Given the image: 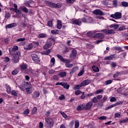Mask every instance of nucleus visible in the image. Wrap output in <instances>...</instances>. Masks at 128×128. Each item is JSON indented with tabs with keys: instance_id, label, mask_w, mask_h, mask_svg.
<instances>
[{
	"instance_id": "43",
	"label": "nucleus",
	"mask_w": 128,
	"mask_h": 128,
	"mask_svg": "<svg viewBox=\"0 0 128 128\" xmlns=\"http://www.w3.org/2000/svg\"><path fill=\"white\" fill-rule=\"evenodd\" d=\"M122 116V112H118L114 114V118H120Z\"/></svg>"
},
{
	"instance_id": "53",
	"label": "nucleus",
	"mask_w": 128,
	"mask_h": 128,
	"mask_svg": "<svg viewBox=\"0 0 128 128\" xmlns=\"http://www.w3.org/2000/svg\"><path fill=\"white\" fill-rule=\"evenodd\" d=\"M81 20L82 22H84V24H86L87 20H86V16L84 17L81 19Z\"/></svg>"
},
{
	"instance_id": "55",
	"label": "nucleus",
	"mask_w": 128,
	"mask_h": 128,
	"mask_svg": "<svg viewBox=\"0 0 128 128\" xmlns=\"http://www.w3.org/2000/svg\"><path fill=\"white\" fill-rule=\"evenodd\" d=\"M38 110V108H36V107H34L32 110V114H34Z\"/></svg>"
},
{
	"instance_id": "7",
	"label": "nucleus",
	"mask_w": 128,
	"mask_h": 128,
	"mask_svg": "<svg viewBox=\"0 0 128 128\" xmlns=\"http://www.w3.org/2000/svg\"><path fill=\"white\" fill-rule=\"evenodd\" d=\"M20 54H14L13 56V58H12V62L14 64H16L18 62V58Z\"/></svg>"
},
{
	"instance_id": "25",
	"label": "nucleus",
	"mask_w": 128,
	"mask_h": 128,
	"mask_svg": "<svg viewBox=\"0 0 128 128\" xmlns=\"http://www.w3.org/2000/svg\"><path fill=\"white\" fill-rule=\"evenodd\" d=\"M84 108L85 109V106H84V104H80L76 108V110H84Z\"/></svg>"
},
{
	"instance_id": "31",
	"label": "nucleus",
	"mask_w": 128,
	"mask_h": 128,
	"mask_svg": "<svg viewBox=\"0 0 128 128\" xmlns=\"http://www.w3.org/2000/svg\"><path fill=\"white\" fill-rule=\"evenodd\" d=\"M50 46H52V44L50 43H46L44 46V50H48V48H50Z\"/></svg>"
},
{
	"instance_id": "5",
	"label": "nucleus",
	"mask_w": 128,
	"mask_h": 128,
	"mask_svg": "<svg viewBox=\"0 0 128 128\" xmlns=\"http://www.w3.org/2000/svg\"><path fill=\"white\" fill-rule=\"evenodd\" d=\"M45 2L46 4L50 8H60L62 6L60 4H56L52 2H50L48 1H45Z\"/></svg>"
},
{
	"instance_id": "38",
	"label": "nucleus",
	"mask_w": 128,
	"mask_h": 128,
	"mask_svg": "<svg viewBox=\"0 0 128 128\" xmlns=\"http://www.w3.org/2000/svg\"><path fill=\"white\" fill-rule=\"evenodd\" d=\"M92 68L94 72H100V68H98V67H97L96 66H94L92 67Z\"/></svg>"
},
{
	"instance_id": "1",
	"label": "nucleus",
	"mask_w": 128,
	"mask_h": 128,
	"mask_svg": "<svg viewBox=\"0 0 128 128\" xmlns=\"http://www.w3.org/2000/svg\"><path fill=\"white\" fill-rule=\"evenodd\" d=\"M56 56L59 58V60H61V62L66 63L65 66L66 68H72V66H74V64H70V60L64 58L62 56L58 54L56 55Z\"/></svg>"
},
{
	"instance_id": "56",
	"label": "nucleus",
	"mask_w": 128,
	"mask_h": 128,
	"mask_svg": "<svg viewBox=\"0 0 128 128\" xmlns=\"http://www.w3.org/2000/svg\"><path fill=\"white\" fill-rule=\"evenodd\" d=\"M126 122H127L126 118L121 120H120V124H124Z\"/></svg>"
},
{
	"instance_id": "57",
	"label": "nucleus",
	"mask_w": 128,
	"mask_h": 128,
	"mask_svg": "<svg viewBox=\"0 0 128 128\" xmlns=\"http://www.w3.org/2000/svg\"><path fill=\"white\" fill-rule=\"evenodd\" d=\"M124 30H126V27L124 26H122L118 28V30L120 31Z\"/></svg>"
},
{
	"instance_id": "51",
	"label": "nucleus",
	"mask_w": 128,
	"mask_h": 128,
	"mask_svg": "<svg viewBox=\"0 0 128 128\" xmlns=\"http://www.w3.org/2000/svg\"><path fill=\"white\" fill-rule=\"evenodd\" d=\"M60 114L64 118H68V116L66 114V113H64V112H61Z\"/></svg>"
},
{
	"instance_id": "6",
	"label": "nucleus",
	"mask_w": 128,
	"mask_h": 128,
	"mask_svg": "<svg viewBox=\"0 0 128 128\" xmlns=\"http://www.w3.org/2000/svg\"><path fill=\"white\" fill-rule=\"evenodd\" d=\"M128 89H124L122 88H119L117 90V92L118 94H124V96H128V92H126ZM124 90V92H122Z\"/></svg>"
},
{
	"instance_id": "47",
	"label": "nucleus",
	"mask_w": 128,
	"mask_h": 128,
	"mask_svg": "<svg viewBox=\"0 0 128 128\" xmlns=\"http://www.w3.org/2000/svg\"><path fill=\"white\" fill-rule=\"evenodd\" d=\"M91 100L92 102H94V104H96V102H98V99L96 97H94Z\"/></svg>"
},
{
	"instance_id": "32",
	"label": "nucleus",
	"mask_w": 128,
	"mask_h": 128,
	"mask_svg": "<svg viewBox=\"0 0 128 128\" xmlns=\"http://www.w3.org/2000/svg\"><path fill=\"white\" fill-rule=\"evenodd\" d=\"M82 86L81 84H80L76 85L74 86L73 90H80Z\"/></svg>"
},
{
	"instance_id": "27",
	"label": "nucleus",
	"mask_w": 128,
	"mask_h": 128,
	"mask_svg": "<svg viewBox=\"0 0 128 128\" xmlns=\"http://www.w3.org/2000/svg\"><path fill=\"white\" fill-rule=\"evenodd\" d=\"M62 26V21L58 20V24H57V28L58 30H60Z\"/></svg>"
},
{
	"instance_id": "45",
	"label": "nucleus",
	"mask_w": 128,
	"mask_h": 128,
	"mask_svg": "<svg viewBox=\"0 0 128 128\" xmlns=\"http://www.w3.org/2000/svg\"><path fill=\"white\" fill-rule=\"evenodd\" d=\"M50 52V50L48 49V50H44L42 52V54L48 55Z\"/></svg>"
},
{
	"instance_id": "4",
	"label": "nucleus",
	"mask_w": 128,
	"mask_h": 128,
	"mask_svg": "<svg viewBox=\"0 0 128 128\" xmlns=\"http://www.w3.org/2000/svg\"><path fill=\"white\" fill-rule=\"evenodd\" d=\"M18 50V46H14L12 48H9L10 54L12 56H14V54H20V52H16V50Z\"/></svg>"
},
{
	"instance_id": "39",
	"label": "nucleus",
	"mask_w": 128,
	"mask_h": 128,
	"mask_svg": "<svg viewBox=\"0 0 128 128\" xmlns=\"http://www.w3.org/2000/svg\"><path fill=\"white\" fill-rule=\"evenodd\" d=\"M80 126V122L78 120H76L74 122V128H78Z\"/></svg>"
},
{
	"instance_id": "41",
	"label": "nucleus",
	"mask_w": 128,
	"mask_h": 128,
	"mask_svg": "<svg viewBox=\"0 0 128 128\" xmlns=\"http://www.w3.org/2000/svg\"><path fill=\"white\" fill-rule=\"evenodd\" d=\"M106 118H106V116H101L98 117V119L100 120H106Z\"/></svg>"
},
{
	"instance_id": "11",
	"label": "nucleus",
	"mask_w": 128,
	"mask_h": 128,
	"mask_svg": "<svg viewBox=\"0 0 128 128\" xmlns=\"http://www.w3.org/2000/svg\"><path fill=\"white\" fill-rule=\"evenodd\" d=\"M72 24H76V26H81L82 21L76 19H72L71 22Z\"/></svg>"
},
{
	"instance_id": "37",
	"label": "nucleus",
	"mask_w": 128,
	"mask_h": 128,
	"mask_svg": "<svg viewBox=\"0 0 128 128\" xmlns=\"http://www.w3.org/2000/svg\"><path fill=\"white\" fill-rule=\"evenodd\" d=\"M10 94H11L12 96H18V92L16 90H12Z\"/></svg>"
},
{
	"instance_id": "18",
	"label": "nucleus",
	"mask_w": 128,
	"mask_h": 128,
	"mask_svg": "<svg viewBox=\"0 0 128 128\" xmlns=\"http://www.w3.org/2000/svg\"><path fill=\"white\" fill-rule=\"evenodd\" d=\"M5 86L6 88V92L7 94H10V92H12V88L8 84H6Z\"/></svg>"
},
{
	"instance_id": "13",
	"label": "nucleus",
	"mask_w": 128,
	"mask_h": 128,
	"mask_svg": "<svg viewBox=\"0 0 128 128\" xmlns=\"http://www.w3.org/2000/svg\"><path fill=\"white\" fill-rule=\"evenodd\" d=\"M94 38H100L102 40L104 38V35L102 34V33H95L94 35Z\"/></svg>"
},
{
	"instance_id": "42",
	"label": "nucleus",
	"mask_w": 128,
	"mask_h": 128,
	"mask_svg": "<svg viewBox=\"0 0 128 128\" xmlns=\"http://www.w3.org/2000/svg\"><path fill=\"white\" fill-rule=\"evenodd\" d=\"M10 18V14L9 12H5V18Z\"/></svg>"
},
{
	"instance_id": "50",
	"label": "nucleus",
	"mask_w": 128,
	"mask_h": 128,
	"mask_svg": "<svg viewBox=\"0 0 128 128\" xmlns=\"http://www.w3.org/2000/svg\"><path fill=\"white\" fill-rule=\"evenodd\" d=\"M76 54H78V52H76V50H72V55L73 56H76Z\"/></svg>"
},
{
	"instance_id": "12",
	"label": "nucleus",
	"mask_w": 128,
	"mask_h": 128,
	"mask_svg": "<svg viewBox=\"0 0 128 128\" xmlns=\"http://www.w3.org/2000/svg\"><path fill=\"white\" fill-rule=\"evenodd\" d=\"M114 58H118V57L116 56V54H111L110 56H106L104 58V60H112Z\"/></svg>"
},
{
	"instance_id": "17",
	"label": "nucleus",
	"mask_w": 128,
	"mask_h": 128,
	"mask_svg": "<svg viewBox=\"0 0 128 128\" xmlns=\"http://www.w3.org/2000/svg\"><path fill=\"white\" fill-rule=\"evenodd\" d=\"M98 31L96 30H93V31H90L87 33L88 36H94V34H96V32H98Z\"/></svg>"
},
{
	"instance_id": "54",
	"label": "nucleus",
	"mask_w": 128,
	"mask_h": 128,
	"mask_svg": "<svg viewBox=\"0 0 128 128\" xmlns=\"http://www.w3.org/2000/svg\"><path fill=\"white\" fill-rule=\"evenodd\" d=\"M114 50H122V48L120 47L114 46L113 48Z\"/></svg>"
},
{
	"instance_id": "52",
	"label": "nucleus",
	"mask_w": 128,
	"mask_h": 128,
	"mask_svg": "<svg viewBox=\"0 0 128 128\" xmlns=\"http://www.w3.org/2000/svg\"><path fill=\"white\" fill-rule=\"evenodd\" d=\"M110 102H116V98L115 97H112L110 98Z\"/></svg>"
},
{
	"instance_id": "40",
	"label": "nucleus",
	"mask_w": 128,
	"mask_h": 128,
	"mask_svg": "<svg viewBox=\"0 0 128 128\" xmlns=\"http://www.w3.org/2000/svg\"><path fill=\"white\" fill-rule=\"evenodd\" d=\"M121 4L124 8H128V2H122Z\"/></svg>"
},
{
	"instance_id": "19",
	"label": "nucleus",
	"mask_w": 128,
	"mask_h": 128,
	"mask_svg": "<svg viewBox=\"0 0 128 128\" xmlns=\"http://www.w3.org/2000/svg\"><path fill=\"white\" fill-rule=\"evenodd\" d=\"M116 20H120L122 18V13L120 12H116L115 13Z\"/></svg>"
},
{
	"instance_id": "49",
	"label": "nucleus",
	"mask_w": 128,
	"mask_h": 128,
	"mask_svg": "<svg viewBox=\"0 0 128 128\" xmlns=\"http://www.w3.org/2000/svg\"><path fill=\"white\" fill-rule=\"evenodd\" d=\"M55 62H56V59L54 58H51L50 62L52 66H54V64Z\"/></svg>"
},
{
	"instance_id": "44",
	"label": "nucleus",
	"mask_w": 128,
	"mask_h": 128,
	"mask_svg": "<svg viewBox=\"0 0 128 128\" xmlns=\"http://www.w3.org/2000/svg\"><path fill=\"white\" fill-rule=\"evenodd\" d=\"M50 32L52 34H58V30H52Z\"/></svg>"
},
{
	"instance_id": "8",
	"label": "nucleus",
	"mask_w": 128,
	"mask_h": 128,
	"mask_svg": "<svg viewBox=\"0 0 128 128\" xmlns=\"http://www.w3.org/2000/svg\"><path fill=\"white\" fill-rule=\"evenodd\" d=\"M33 48H34V44L30 43V44H25L24 46V50H30Z\"/></svg>"
},
{
	"instance_id": "9",
	"label": "nucleus",
	"mask_w": 128,
	"mask_h": 128,
	"mask_svg": "<svg viewBox=\"0 0 128 128\" xmlns=\"http://www.w3.org/2000/svg\"><path fill=\"white\" fill-rule=\"evenodd\" d=\"M93 14L96 16H104V13L102 12L100 10L96 9L93 11Z\"/></svg>"
},
{
	"instance_id": "16",
	"label": "nucleus",
	"mask_w": 128,
	"mask_h": 128,
	"mask_svg": "<svg viewBox=\"0 0 128 128\" xmlns=\"http://www.w3.org/2000/svg\"><path fill=\"white\" fill-rule=\"evenodd\" d=\"M18 26V24L16 23H12L10 24H8L6 26V28H14Z\"/></svg>"
},
{
	"instance_id": "23",
	"label": "nucleus",
	"mask_w": 128,
	"mask_h": 128,
	"mask_svg": "<svg viewBox=\"0 0 128 128\" xmlns=\"http://www.w3.org/2000/svg\"><path fill=\"white\" fill-rule=\"evenodd\" d=\"M62 86H63L64 88H66V90L70 88V84H68L66 82H62Z\"/></svg>"
},
{
	"instance_id": "30",
	"label": "nucleus",
	"mask_w": 128,
	"mask_h": 128,
	"mask_svg": "<svg viewBox=\"0 0 128 128\" xmlns=\"http://www.w3.org/2000/svg\"><path fill=\"white\" fill-rule=\"evenodd\" d=\"M110 28H114V30H116V28H118V24H112L110 26Z\"/></svg>"
},
{
	"instance_id": "3",
	"label": "nucleus",
	"mask_w": 128,
	"mask_h": 128,
	"mask_svg": "<svg viewBox=\"0 0 128 128\" xmlns=\"http://www.w3.org/2000/svg\"><path fill=\"white\" fill-rule=\"evenodd\" d=\"M31 56L32 58V60L36 64H38L40 62V59L38 57V52H34L31 54Z\"/></svg>"
},
{
	"instance_id": "61",
	"label": "nucleus",
	"mask_w": 128,
	"mask_h": 128,
	"mask_svg": "<svg viewBox=\"0 0 128 128\" xmlns=\"http://www.w3.org/2000/svg\"><path fill=\"white\" fill-rule=\"evenodd\" d=\"M84 70L83 69L78 74V76H82V74H84Z\"/></svg>"
},
{
	"instance_id": "62",
	"label": "nucleus",
	"mask_w": 128,
	"mask_h": 128,
	"mask_svg": "<svg viewBox=\"0 0 128 128\" xmlns=\"http://www.w3.org/2000/svg\"><path fill=\"white\" fill-rule=\"evenodd\" d=\"M56 72V70H49L48 73L50 74H54Z\"/></svg>"
},
{
	"instance_id": "59",
	"label": "nucleus",
	"mask_w": 128,
	"mask_h": 128,
	"mask_svg": "<svg viewBox=\"0 0 128 128\" xmlns=\"http://www.w3.org/2000/svg\"><path fill=\"white\" fill-rule=\"evenodd\" d=\"M24 40H26V38H18L17 40H16V42H24Z\"/></svg>"
},
{
	"instance_id": "64",
	"label": "nucleus",
	"mask_w": 128,
	"mask_h": 128,
	"mask_svg": "<svg viewBox=\"0 0 128 128\" xmlns=\"http://www.w3.org/2000/svg\"><path fill=\"white\" fill-rule=\"evenodd\" d=\"M24 114H30V110L28 109L25 110Z\"/></svg>"
},
{
	"instance_id": "15",
	"label": "nucleus",
	"mask_w": 128,
	"mask_h": 128,
	"mask_svg": "<svg viewBox=\"0 0 128 128\" xmlns=\"http://www.w3.org/2000/svg\"><path fill=\"white\" fill-rule=\"evenodd\" d=\"M20 89L21 90H22L24 92V88H30V83H28V82H24V86L22 87H20Z\"/></svg>"
},
{
	"instance_id": "14",
	"label": "nucleus",
	"mask_w": 128,
	"mask_h": 128,
	"mask_svg": "<svg viewBox=\"0 0 128 128\" xmlns=\"http://www.w3.org/2000/svg\"><path fill=\"white\" fill-rule=\"evenodd\" d=\"M84 106L86 110H90V108H92V102H89Z\"/></svg>"
},
{
	"instance_id": "24",
	"label": "nucleus",
	"mask_w": 128,
	"mask_h": 128,
	"mask_svg": "<svg viewBox=\"0 0 128 128\" xmlns=\"http://www.w3.org/2000/svg\"><path fill=\"white\" fill-rule=\"evenodd\" d=\"M20 72V70L18 68H16V69L13 70L12 72V76H16V74H18Z\"/></svg>"
},
{
	"instance_id": "63",
	"label": "nucleus",
	"mask_w": 128,
	"mask_h": 128,
	"mask_svg": "<svg viewBox=\"0 0 128 128\" xmlns=\"http://www.w3.org/2000/svg\"><path fill=\"white\" fill-rule=\"evenodd\" d=\"M26 92H27V94H30L32 92V90H30V88H26Z\"/></svg>"
},
{
	"instance_id": "33",
	"label": "nucleus",
	"mask_w": 128,
	"mask_h": 128,
	"mask_svg": "<svg viewBox=\"0 0 128 128\" xmlns=\"http://www.w3.org/2000/svg\"><path fill=\"white\" fill-rule=\"evenodd\" d=\"M59 76L60 78H64V76H66V72H61L59 73Z\"/></svg>"
},
{
	"instance_id": "46",
	"label": "nucleus",
	"mask_w": 128,
	"mask_h": 128,
	"mask_svg": "<svg viewBox=\"0 0 128 128\" xmlns=\"http://www.w3.org/2000/svg\"><path fill=\"white\" fill-rule=\"evenodd\" d=\"M47 26H49L50 28L52 27V21H48L47 22Z\"/></svg>"
},
{
	"instance_id": "21",
	"label": "nucleus",
	"mask_w": 128,
	"mask_h": 128,
	"mask_svg": "<svg viewBox=\"0 0 128 128\" xmlns=\"http://www.w3.org/2000/svg\"><path fill=\"white\" fill-rule=\"evenodd\" d=\"M20 68L22 70H24L28 68V66H26V64H22L20 65Z\"/></svg>"
},
{
	"instance_id": "35",
	"label": "nucleus",
	"mask_w": 128,
	"mask_h": 128,
	"mask_svg": "<svg viewBox=\"0 0 128 128\" xmlns=\"http://www.w3.org/2000/svg\"><path fill=\"white\" fill-rule=\"evenodd\" d=\"M46 34L42 33L38 35V38H46Z\"/></svg>"
},
{
	"instance_id": "2",
	"label": "nucleus",
	"mask_w": 128,
	"mask_h": 128,
	"mask_svg": "<svg viewBox=\"0 0 128 128\" xmlns=\"http://www.w3.org/2000/svg\"><path fill=\"white\" fill-rule=\"evenodd\" d=\"M45 122L46 124L48 125V128H52L54 126V120L52 118L50 117H46L45 118Z\"/></svg>"
},
{
	"instance_id": "29",
	"label": "nucleus",
	"mask_w": 128,
	"mask_h": 128,
	"mask_svg": "<svg viewBox=\"0 0 128 128\" xmlns=\"http://www.w3.org/2000/svg\"><path fill=\"white\" fill-rule=\"evenodd\" d=\"M20 10H21L22 12H28V9L26 6L20 7Z\"/></svg>"
},
{
	"instance_id": "28",
	"label": "nucleus",
	"mask_w": 128,
	"mask_h": 128,
	"mask_svg": "<svg viewBox=\"0 0 128 128\" xmlns=\"http://www.w3.org/2000/svg\"><path fill=\"white\" fill-rule=\"evenodd\" d=\"M120 104H122V102H117L116 103L114 104L110 105V106H111V108H114V106H120Z\"/></svg>"
},
{
	"instance_id": "60",
	"label": "nucleus",
	"mask_w": 128,
	"mask_h": 128,
	"mask_svg": "<svg viewBox=\"0 0 128 128\" xmlns=\"http://www.w3.org/2000/svg\"><path fill=\"white\" fill-rule=\"evenodd\" d=\"M112 80H108L106 81L105 84H106V86H108V84H112Z\"/></svg>"
},
{
	"instance_id": "58",
	"label": "nucleus",
	"mask_w": 128,
	"mask_h": 128,
	"mask_svg": "<svg viewBox=\"0 0 128 128\" xmlns=\"http://www.w3.org/2000/svg\"><path fill=\"white\" fill-rule=\"evenodd\" d=\"M112 4L114 6L116 7L118 6V1L116 0H113Z\"/></svg>"
},
{
	"instance_id": "22",
	"label": "nucleus",
	"mask_w": 128,
	"mask_h": 128,
	"mask_svg": "<svg viewBox=\"0 0 128 128\" xmlns=\"http://www.w3.org/2000/svg\"><path fill=\"white\" fill-rule=\"evenodd\" d=\"M78 70V66L73 67L70 72V74H72L76 72Z\"/></svg>"
},
{
	"instance_id": "20",
	"label": "nucleus",
	"mask_w": 128,
	"mask_h": 128,
	"mask_svg": "<svg viewBox=\"0 0 128 128\" xmlns=\"http://www.w3.org/2000/svg\"><path fill=\"white\" fill-rule=\"evenodd\" d=\"M90 84V80H86L83 81L81 83V85L82 86H88V84Z\"/></svg>"
},
{
	"instance_id": "48",
	"label": "nucleus",
	"mask_w": 128,
	"mask_h": 128,
	"mask_svg": "<svg viewBox=\"0 0 128 128\" xmlns=\"http://www.w3.org/2000/svg\"><path fill=\"white\" fill-rule=\"evenodd\" d=\"M32 44L33 46H34V48H36V46H38V45L40 44L38 42H34Z\"/></svg>"
},
{
	"instance_id": "10",
	"label": "nucleus",
	"mask_w": 128,
	"mask_h": 128,
	"mask_svg": "<svg viewBox=\"0 0 128 128\" xmlns=\"http://www.w3.org/2000/svg\"><path fill=\"white\" fill-rule=\"evenodd\" d=\"M102 32H104V34H116V32H114V30H102Z\"/></svg>"
},
{
	"instance_id": "36",
	"label": "nucleus",
	"mask_w": 128,
	"mask_h": 128,
	"mask_svg": "<svg viewBox=\"0 0 128 128\" xmlns=\"http://www.w3.org/2000/svg\"><path fill=\"white\" fill-rule=\"evenodd\" d=\"M104 92V90L101 89V90H96L94 94H102Z\"/></svg>"
},
{
	"instance_id": "34",
	"label": "nucleus",
	"mask_w": 128,
	"mask_h": 128,
	"mask_svg": "<svg viewBox=\"0 0 128 128\" xmlns=\"http://www.w3.org/2000/svg\"><path fill=\"white\" fill-rule=\"evenodd\" d=\"M86 24H90L92 22V17L86 16Z\"/></svg>"
},
{
	"instance_id": "26",
	"label": "nucleus",
	"mask_w": 128,
	"mask_h": 128,
	"mask_svg": "<svg viewBox=\"0 0 128 128\" xmlns=\"http://www.w3.org/2000/svg\"><path fill=\"white\" fill-rule=\"evenodd\" d=\"M32 96L34 98H38L40 96V92L35 91L34 92Z\"/></svg>"
}]
</instances>
